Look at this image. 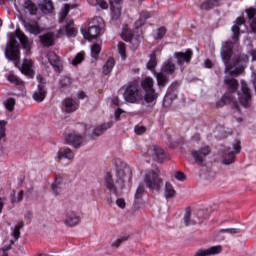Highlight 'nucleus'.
Segmentation results:
<instances>
[{
  "instance_id": "1",
  "label": "nucleus",
  "mask_w": 256,
  "mask_h": 256,
  "mask_svg": "<svg viewBox=\"0 0 256 256\" xmlns=\"http://www.w3.org/2000/svg\"><path fill=\"white\" fill-rule=\"evenodd\" d=\"M124 99L127 103H139V101H143V92L139 88V82L134 81L129 84L124 92Z\"/></svg>"
},
{
  "instance_id": "2",
  "label": "nucleus",
  "mask_w": 256,
  "mask_h": 256,
  "mask_svg": "<svg viewBox=\"0 0 256 256\" xmlns=\"http://www.w3.org/2000/svg\"><path fill=\"white\" fill-rule=\"evenodd\" d=\"M5 57L9 61H19L21 59V52L19 51V42L15 38V34L10 35V41L6 45Z\"/></svg>"
},
{
  "instance_id": "3",
  "label": "nucleus",
  "mask_w": 256,
  "mask_h": 256,
  "mask_svg": "<svg viewBox=\"0 0 256 256\" xmlns=\"http://www.w3.org/2000/svg\"><path fill=\"white\" fill-rule=\"evenodd\" d=\"M143 182L148 189H159L163 180L159 177V169L148 170L144 173Z\"/></svg>"
},
{
  "instance_id": "4",
  "label": "nucleus",
  "mask_w": 256,
  "mask_h": 256,
  "mask_svg": "<svg viewBox=\"0 0 256 256\" xmlns=\"http://www.w3.org/2000/svg\"><path fill=\"white\" fill-rule=\"evenodd\" d=\"M224 85L226 86L227 92L222 97L224 103H233L235 101V91L239 88V82L235 78L225 77Z\"/></svg>"
},
{
  "instance_id": "5",
  "label": "nucleus",
  "mask_w": 256,
  "mask_h": 256,
  "mask_svg": "<svg viewBox=\"0 0 256 256\" xmlns=\"http://www.w3.org/2000/svg\"><path fill=\"white\" fill-rule=\"evenodd\" d=\"M105 186L108 191L114 195H121V193H123V189H125V183H123L121 180H118L117 178L113 179L111 174H107Z\"/></svg>"
},
{
  "instance_id": "6",
  "label": "nucleus",
  "mask_w": 256,
  "mask_h": 256,
  "mask_svg": "<svg viewBox=\"0 0 256 256\" xmlns=\"http://www.w3.org/2000/svg\"><path fill=\"white\" fill-rule=\"evenodd\" d=\"M249 61V56L243 54L239 60H237V63H240V65L236 64H227L225 68V73H228V75H231L232 77H237L245 71V67H243V63H247Z\"/></svg>"
},
{
  "instance_id": "7",
  "label": "nucleus",
  "mask_w": 256,
  "mask_h": 256,
  "mask_svg": "<svg viewBox=\"0 0 256 256\" xmlns=\"http://www.w3.org/2000/svg\"><path fill=\"white\" fill-rule=\"evenodd\" d=\"M241 153V141L234 140L230 147H228L227 152L224 154L223 164L231 165L235 163V155Z\"/></svg>"
},
{
  "instance_id": "8",
  "label": "nucleus",
  "mask_w": 256,
  "mask_h": 256,
  "mask_svg": "<svg viewBox=\"0 0 256 256\" xmlns=\"http://www.w3.org/2000/svg\"><path fill=\"white\" fill-rule=\"evenodd\" d=\"M183 219L186 227L197 225V223H201V221H203V211L192 212L189 208H186Z\"/></svg>"
},
{
  "instance_id": "9",
  "label": "nucleus",
  "mask_w": 256,
  "mask_h": 256,
  "mask_svg": "<svg viewBox=\"0 0 256 256\" xmlns=\"http://www.w3.org/2000/svg\"><path fill=\"white\" fill-rule=\"evenodd\" d=\"M63 223L66 227L73 229V227H77L81 223V215L73 210H67L64 213Z\"/></svg>"
},
{
  "instance_id": "10",
  "label": "nucleus",
  "mask_w": 256,
  "mask_h": 256,
  "mask_svg": "<svg viewBox=\"0 0 256 256\" xmlns=\"http://www.w3.org/2000/svg\"><path fill=\"white\" fill-rule=\"evenodd\" d=\"M251 90L245 81L241 82V92L238 93V101L242 107H251Z\"/></svg>"
},
{
  "instance_id": "11",
  "label": "nucleus",
  "mask_w": 256,
  "mask_h": 256,
  "mask_svg": "<svg viewBox=\"0 0 256 256\" xmlns=\"http://www.w3.org/2000/svg\"><path fill=\"white\" fill-rule=\"evenodd\" d=\"M131 167L127 165L125 162H121L117 168H116V179L119 181H123L125 183L126 181H129L131 179Z\"/></svg>"
},
{
  "instance_id": "12",
  "label": "nucleus",
  "mask_w": 256,
  "mask_h": 256,
  "mask_svg": "<svg viewBox=\"0 0 256 256\" xmlns=\"http://www.w3.org/2000/svg\"><path fill=\"white\" fill-rule=\"evenodd\" d=\"M191 155L195 163H199L201 165L205 163L207 156L211 155V148L209 146H203L199 149H193L191 151Z\"/></svg>"
},
{
  "instance_id": "13",
  "label": "nucleus",
  "mask_w": 256,
  "mask_h": 256,
  "mask_svg": "<svg viewBox=\"0 0 256 256\" xmlns=\"http://www.w3.org/2000/svg\"><path fill=\"white\" fill-rule=\"evenodd\" d=\"M220 253H223V246L216 245L206 249H199L194 253L193 256H213L219 255Z\"/></svg>"
},
{
  "instance_id": "14",
  "label": "nucleus",
  "mask_w": 256,
  "mask_h": 256,
  "mask_svg": "<svg viewBox=\"0 0 256 256\" xmlns=\"http://www.w3.org/2000/svg\"><path fill=\"white\" fill-rule=\"evenodd\" d=\"M220 55L223 63L227 65V63H229L231 59V56L233 55V42H230V41L225 42L222 45Z\"/></svg>"
},
{
  "instance_id": "15",
  "label": "nucleus",
  "mask_w": 256,
  "mask_h": 256,
  "mask_svg": "<svg viewBox=\"0 0 256 256\" xmlns=\"http://www.w3.org/2000/svg\"><path fill=\"white\" fill-rule=\"evenodd\" d=\"M148 155L149 157H152L154 161L163 163V160L165 159V150L159 146H153L149 148Z\"/></svg>"
},
{
  "instance_id": "16",
  "label": "nucleus",
  "mask_w": 256,
  "mask_h": 256,
  "mask_svg": "<svg viewBox=\"0 0 256 256\" xmlns=\"http://www.w3.org/2000/svg\"><path fill=\"white\" fill-rule=\"evenodd\" d=\"M19 70L23 75L33 78L35 77V71L33 70V60L24 59L22 65L19 67Z\"/></svg>"
},
{
  "instance_id": "17",
  "label": "nucleus",
  "mask_w": 256,
  "mask_h": 256,
  "mask_svg": "<svg viewBox=\"0 0 256 256\" xmlns=\"http://www.w3.org/2000/svg\"><path fill=\"white\" fill-rule=\"evenodd\" d=\"M45 97H47V88L45 85L39 84L38 88L32 94V99L36 101V103H43Z\"/></svg>"
},
{
  "instance_id": "18",
  "label": "nucleus",
  "mask_w": 256,
  "mask_h": 256,
  "mask_svg": "<svg viewBox=\"0 0 256 256\" xmlns=\"http://www.w3.org/2000/svg\"><path fill=\"white\" fill-rule=\"evenodd\" d=\"M65 141L67 145H72V147L78 149V147H81V144L83 143V136L77 133H70L66 135Z\"/></svg>"
},
{
  "instance_id": "19",
  "label": "nucleus",
  "mask_w": 256,
  "mask_h": 256,
  "mask_svg": "<svg viewBox=\"0 0 256 256\" xmlns=\"http://www.w3.org/2000/svg\"><path fill=\"white\" fill-rule=\"evenodd\" d=\"M16 37L19 39L23 49H25L27 55L31 53V40L25 35V33L21 32V30H16Z\"/></svg>"
},
{
  "instance_id": "20",
  "label": "nucleus",
  "mask_w": 256,
  "mask_h": 256,
  "mask_svg": "<svg viewBox=\"0 0 256 256\" xmlns=\"http://www.w3.org/2000/svg\"><path fill=\"white\" fill-rule=\"evenodd\" d=\"M56 159H58V161H61L62 159L73 161V159H75V152H73L71 148H61L56 154Z\"/></svg>"
},
{
  "instance_id": "21",
  "label": "nucleus",
  "mask_w": 256,
  "mask_h": 256,
  "mask_svg": "<svg viewBox=\"0 0 256 256\" xmlns=\"http://www.w3.org/2000/svg\"><path fill=\"white\" fill-rule=\"evenodd\" d=\"M102 31L103 30L100 28L90 26L87 31L82 30V35L85 39H88V41H93V39H97V37L101 35Z\"/></svg>"
},
{
  "instance_id": "22",
  "label": "nucleus",
  "mask_w": 256,
  "mask_h": 256,
  "mask_svg": "<svg viewBox=\"0 0 256 256\" xmlns=\"http://www.w3.org/2000/svg\"><path fill=\"white\" fill-rule=\"evenodd\" d=\"M174 57L176 58L178 65H183V63H189L191 61L193 52L191 50L186 52H176L174 53Z\"/></svg>"
},
{
  "instance_id": "23",
  "label": "nucleus",
  "mask_w": 256,
  "mask_h": 256,
  "mask_svg": "<svg viewBox=\"0 0 256 256\" xmlns=\"http://www.w3.org/2000/svg\"><path fill=\"white\" fill-rule=\"evenodd\" d=\"M63 107L67 113H73L79 109V104L72 98H66L63 100Z\"/></svg>"
},
{
  "instance_id": "24",
  "label": "nucleus",
  "mask_w": 256,
  "mask_h": 256,
  "mask_svg": "<svg viewBox=\"0 0 256 256\" xmlns=\"http://www.w3.org/2000/svg\"><path fill=\"white\" fill-rule=\"evenodd\" d=\"M47 57L50 65L54 67L55 71H61V59H59V56H57L55 52H49Z\"/></svg>"
},
{
  "instance_id": "25",
  "label": "nucleus",
  "mask_w": 256,
  "mask_h": 256,
  "mask_svg": "<svg viewBox=\"0 0 256 256\" xmlns=\"http://www.w3.org/2000/svg\"><path fill=\"white\" fill-rule=\"evenodd\" d=\"M161 71L162 73H166V75H173L177 71V66L171 59H168L163 63Z\"/></svg>"
},
{
  "instance_id": "26",
  "label": "nucleus",
  "mask_w": 256,
  "mask_h": 256,
  "mask_svg": "<svg viewBox=\"0 0 256 256\" xmlns=\"http://www.w3.org/2000/svg\"><path fill=\"white\" fill-rule=\"evenodd\" d=\"M40 9L44 15H49L55 11V6L51 0H43L40 2Z\"/></svg>"
},
{
  "instance_id": "27",
  "label": "nucleus",
  "mask_w": 256,
  "mask_h": 256,
  "mask_svg": "<svg viewBox=\"0 0 256 256\" xmlns=\"http://www.w3.org/2000/svg\"><path fill=\"white\" fill-rule=\"evenodd\" d=\"M241 25H245V17H238L236 19V24L234 26H232V33H233V39H235V41H239V27H241Z\"/></svg>"
},
{
  "instance_id": "28",
  "label": "nucleus",
  "mask_w": 256,
  "mask_h": 256,
  "mask_svg": "<svg viewBox=\"0 0 256 256\" xmlns=\"http://www.w3.org/2000/svg\"><path fill=\"white\" fill-rule=\"evenodd\" d=\"M55 41V36L53 33H47L42 36H40V42L43 45V47H51Z\"/></svg>"
},
{
  "instance_id": "29",
  "label": "nucleus",
  "mask_w": 256,
  "mask_h": 256,
  "mask_svg": "<svg viewBox=\"0 0 256 256\" xmlns=\"http://www.w3.org/2000/svg\"><path fill=\"white\" fill-rule=\"evenodd\" d=\"M176 194L177 192L175 191L173 184H171V182H166L164 187V197H166V199H171L175 197Z\"/></svg>"
},
{
  "instance_id": "30",
  "label": "nucleus",
  "mask_w": 256,
  "mask_h": 256,
  "mask_svg": "<svg viewBox=\"0 0 256 256\" xmlns=\"http://www.w3.org/2000/svg\"><path fill=\"white\" fill-rule=\"evenodd\" d=\"M26 31L28 33H31L32 35H39L41 33V28L39 27V24L37 22L27 23L25 25Z\"/></svg>"
},
{
  "instance_id": "31",
  "label": "nucleus",
  "mask_w": 256,
  "mask_h": 256,
  "mask_svg": "<svg viewBox=\"0 0 256 256\" xmlns=\"http://www.w3.org/2000/svg\"><path fill=\"white\" fill-rule=\"evenodd\" d=\"M156 81L159 87H165V85L169 83V78L165 75V72L161 70V72L156 74Z\"/></svg>"
},
{
  "instance_id": "32",
  "label": "nucleus",
  "mask_w": 256,
  "mask_h": 256,
  "mask_svg": "<svg viewBox=\"0 0 256 256\" xmlns=\"http://www.w3.org/2000/svg\"><path fill=\"white\" fill-rule=\"evenodd\" d=\"M154 83L155 82L153 81V78L146 77L144 80H142L141 85L145 91H152L154 90L153 88Z\"/></svg>"
},
{
  "instance_id": "33",
  "label": "nucleus",
  "mask_w": 256,
  "mask_h": 256,
  "mask_svg": "<svg viewBox=\"0 0 256 256\" xmlns=\"http://www.w3.org/2000/svg\"><path fill=\"white\" fill-rule=\"evenodd\" d=\"M145 92L146 93H145L144 99L146 103H155V101H157V93H155V89L146 90Z\"/></svg>"
},
{
  "instance_id": "34",
  "label": "nucleus",
  "mask_w": 256,
  "mask_h": 256,
  "mask_svg": "<svg viewBox=\"0 0 256 256\" xmlns=\"http://www.w3.org/2000/svg\"><path fill=\"white\" fill-rule=\"evenodd\" d=\"M113 127V123L108 122L106 124H102L94 129V135L95 137H99L103 131H107V129H111Z\"/></svg>"
},
{
  "instance_id": "35",
  "label": "nucleus",
  "mask_w": 256,
  "mask_h": 256,
  "mask_svg": "<svg viewBox=\"0 0 256 256\" xmlns=\"http://www.w3.org/2000/svg\"><path fill=\"white\" fill-rule=\"evenodd\" d=\"M24 7L29 11L30 15H37L38 8L31 0H24Z\"/></svg>"
},
{
  "instance_id": "36",
  "label": "nucleus",
  "mask_w": 256,
  "mask_h": 256,
  "mask_svg": "<svg viewBox=\"0 0 256 256\" xmlns=\"http://www.w3.org/2000/svg\"><path fill=\"white\" fill-rule=\"evenodd\" d=\"M113 67H115V60L113 58H110L107 60L106 65H104L103 67L104 75H109V73L113 71Z\"/></svg>"
},
{
  "instance_id": "37",
  "label": "nucleus",
  "mask_w": 256,
  "mask_h": 256,
  "mask_svg": "<svg viewBox=\"0 0 256 256\" xmlns=\"http://www.w3.org/2000/svg\"><path fill=\"white\" fill-rule=\"evenodd\" d=\"M121 37L125 41H131L133 39V34L131 33V30L129 29V26L124 25L121 32Z\"/></svg>"
},
{
  "instance_id": "38",
  "label": "nucleus",
  "mask_w": 256,
  "mask_h": 256,
  "mask_svg": "<svg viewBox=\"0 0 256 256\" xmlns=\"http://www.w3.org/2000/svg\"><path fill=\"white\" fill-rule=\"evenodd\" d=\"M7 81L14 83V85H19L20 87H25V83L19 79L15 74H8Z\"/></svg>"
},
{
  "instance_id": "39",
  "label": "nucleus",
  "mask_w": 256,
  "mask_h": 256,
  "mask_svg": "<svg viewBox=\"0 0 256 256\" xmlns=\"http://www.w3.org/2000/svg\"><path fill=\"white\" fill-rule=\"evenodd\" d=\"M121 6H111V19L117 21L121 18Z\"/></svg>"
},
{
  "instance_id": "40",
  "label": "nucleus",
  "mask_w": 256,
  "mask_h": 256,
  "mask_svg": "<svg viewBox=\"0 0 256 256\" xmlns=\"http://www.w3.org/2000/svg\"><path fill=\"white\" fill-rule=\"evenodd\" d=\"M15 103H16L15 98H8L4 102V107L5 109H7V111L12 113V111H15Z\"/></svg>"
},
{
  "instance_id": "41",
  "label": "nucleus",
  "mask_w": 256,
  "mask_h": 256,
  "mask_svg": "<svg viewBox=\"0 0 256 256\" xmlns=\"http://www.w3.org/2000/svg\"><path fill=\"white\" fill-rule=\"evenodd\" d=\"M92 27H96V29H103L105 28V21H103V18L96 17L92 20Z\"/></svg>"
},
{
  "instance_id": "42",
  "label": "nucleus",
  "mask_w": 256,
  "mask_h": 256,
  "mask_svg": "<svg viewBox=\"0 0 256 256\" xmlns=\"http://www.w3.org/2000/svg\"><path fill=\"white\" fill-rule=\"evenodd\" d=\"M7 121L0 120V141L7 137Z\"/></svg>"
},
{
  "instance_id": "43",
  "label": "nucleus",
  "mask_w": 256,
  "mask_h": 256,
  "mask_svg": "<svg viewBox=\"0 0 256 256\" xmlns=\"http://www.w3.org/2000/svg\"><path fill=\"white\" fill-rule=\"evenodd\" d=\"M157 67V54L153 52L150 56V60L147 63V69H155Z\"/></svg>"
},
{
  "instance_id": "44",
  "label": "nucleus",
  "mask_w": 256,
  "mask_h": 256,
  "mask_svg": "<svg viewBox=\"0 0 256 256\" xmlns=\"http://www.w3.org/2000/svg\"><path fill=\"white\" fill-rule=\"evenodd\" d=\"M69 10H70L69 5L65 4L64 7L62 8L60 15H59L60 23H63V21H65V19H67V15H69Z\"/></svg>"
},
{
  "instance_id": "45",
  "label": "nucleus",
  "mask_w": 256,
  "mask_h": 256,
  "mask_svg": "<svg viewBox=\"0 0 256 256\" xmlns=\"http://www.w3.org/2000/svg\"><path fill=\"white\" fill-rule=\"evenodd\" d=\"M74 23L72 20H70L67 25L65 26V31L67 35L73 36L77 34V30L73 27Z\"/></svg>"
},
{
  "instance_id": "46",
  "label": "nucleus",
  "mask_w": 256,
  "mask_h": 256,
  "mask_svg": "<svg viewBox=\"0 0 256 256\" xmlns=\"http://www.w3.org/2000/svg\"><path fill=\"white\" fill-rule=\"evenodd\" d=\"M23 227H24V224H23V222H20V223H18L15 227H14V229H13V232H12V236L14 237V238H16V239H19V237H21V229H23Z\"/></svg>"
},
{
  "instance_id": "47",
  "label": "nucleus",
  "mask_w": 256,
  "mask_h": 256,
  "mask_svg": "<svg viewBox=\"0 0 256 256\" xmlns=\"http://www.w3.org/2000/svg\"><path fill=\"white\" fill-rule=\"evenodd\" d=\"M101 53V45L99 44H93L91 46V55L94 59H97L99 57V54Z\"/></svg>"
},
{
  "instance_id": "48",
  "label": "nucleus",
  "mask_w": 256,
  "mask_h": 256,
  "mask_svg": "<svg viewBox=\"0 0 256 256\" xmlns=\"http://www.w3.org/2000/svg\"><path fill=\"white\" fill-rule=\"evenodd\" d=\"M85 59V52L78 53L72 60V65H79Z\"/></svg>"
},
{
  "instance_id": "49",
  "label": "nucleus",
  "mask_w": 256,
  "mask_h": 256,
  "mask_svg": "<svg viewBox=\"0 0 256 256\" xmlns=\"http://www.w3.org/2000/svg\"><path fill=\"white\" fill-rule=\"evenodd\" d=\"M59 85L62 89H65L71 85V79L69 77L63 76L59 81Z\"/></svg>"
},
{
  "instance_id": "50",
  "label": "nucleus",
  "mask_w": 256,
  "mask_h": 256,
  "mask_svg": "<svg viewBox=\"0 0 256 256\" xmlns=\"http://www.w3.org/2000/svg\"><path fill=\"white\" fill-rule=\"evenodd\" d=\"M214 7H217V5L211 0H207L201 5V9L204 11H209V9H214Z\"/></svg>"
},
{
  "instance_id": "51",
  "label": "nucleus",
  "mask_w": 256,
  "mask_h": 256,
  "mask_svg": "<svg viewBox=\"0 0 256 256\" xmlns=\"http://www.w3.org/2000/svg\"><path fill=\"white\" fill-rule=\"evenodd\" d=\"M145 19H149V14L148 13H144L139 20L136 21L135 25H136V29H139V27H143V25H145Z\"/></svg>"
},
{
  "instance_id": "52",
  "label": "nucleus",
  "mask_w": 256,
  "mask_h": 256,
  "mask_svg": "<svg viewBox=\"0 0 256 256\" xmlns=\"http://www.w3.org/2000/svg\"><path fill=\"white\" fill-rule=\"evenodd\" d=\"M166 33H167V29L165 27H162L156 30L154 37L155 39H163Z\"/></svg>"
},
{
  "instance_id": "53",
  "label": "nucleus",
  "mask_w": 256,
  "mask_h": 256,
  "mask_svg": "<svg viewBox=\"0 0 256 256\" xmlns=\"http://www.w3.org/2000/svg\"><path fill=\"white\" fill-rule=\"evenodd\" d=\"M12 201L14 203H19V201H23V191L14 192L12 194Z\"/></svg>"
},
{
  "instance_id": "54",
  "label": "nucleus",
  "mask_w": 256,
  "mask_h": 256,
  "mask_svg": "<svg viewBox=\"0 0 256 256\" xmlns=\"http://www.w3.org/2000/svg\"><path fill=\"white\" fill-rule=\"evenodd\" d=\"M144 193H145V186L139 185L135 193V199H141Z\"/></svg>"
},
{
  "instance_id": "55",
  "label": "nucleus",
  "mask_w": 256,
  "mask_h": 256,
  "mask_svg": "<svg viewBox=\"0 0 256 256\" xmlns=\"http://www.w3.org/2000/svg\"><path fill=\"white\" fill-rule=\"evenodd\" d=\"M126 46H125V43L123 42H120L118 44V52L119 54L121 55L122 59H125V55H126Z\"/></svg>"
},
{
  "instance_id": "56",
  "label": "nucleus",
  "mask_w": 256,
  "mask_h": 256,
  "mask_svg": "<svg viewBox=\"0 0 256 256\" xmlns=\"http://www.w3.org/2000/svg\"><path fill=\"white\" fill-rule=\"evenodd\" d=\"M246 15H247V17L250 21H253V19H255V15H256V9L255 8H248L246 10Z\"/></svg>"
},
{
  "instance_id": "57",
  "label": "nucleus",
  "mask_w": 256,
  "mask_h": 256,
  "mask_svg": "<svg viewBox=\"0 0 256 256\" xmlns=\"http://www.w3.org/2000/svg\"><path fill=\"white\" fill-rule=\"evenodd\" d=\"M220 233H229L230 235H235L239 233V229L237 228H227L220 230Z\"/></svg>"
},
{
  "instance_id": "58",
  "label": "nucleus",
  "mask_w": 256,
  "mask_h": 256,
  "mask_svg": "<svg viewBox=\"0 0 256 256\" xmlns=\"http://www.w3.org/2000/svg\"><path fill=\"white\" fill-rule=\"evenodd\" d=\"M174 178L177 179V181H185V179H187V177H185V174L179 171L174 173Z\"/></svg>"
},
{
  "instance_id": "59",
  "label": "nucleus",
  "mask_w": 256,
  "mask_h": 256,
  "mask_svg": "<svg viewBox=\"0 0 256 256\" xmlns=\"http://www.w3.org/2000/svg\"><path fill=\"white\" fill-rule=\"evenodd\" d=\"M96 5L101 7V9H109V4L105 0H96Z\"/></svg>"
},
{
  "instance_id": "60",
  "label": "nucleus",
  "mask_w": 256,
  "mask_h": 256,
  "mask_svg": "<svg viewBox=\"0 0 256 256\" xmlns=\"http://www.w3.org/2000/svg\"><path fill=\"white\" fill-rule=\"evenodd\" d=\"M116 205L120 208V209H125V207H127V203L125 202V199L123 198H119L116 200Z\"/></svg>"
},
{
  "instance_id": "61",
  "label": "nucleus",
  "mask_w": 256,
  "mask_h": 256,
  "mask_svg": "<svg viewBox=\"0 0 256 256\" xmlns=\"http://www.w3.org/2000/svg\"><path fill=\"white\" fill-rule=\"evenodd\" d=\"M51 187L55 195H59V193H61V188H59V182H54Z\"/></svg>"
},
{
  "instance_id": "62",
  "label": "nucleus",
  "mask_w": 256,
  "mask_h": 256,
  "mask_svg": "<svg viewBox=\"0 0 256 256\" xmlns=\"http://www.w3.org/2000/svg\"><path fill=\"white\" fill-rule=\"evenodd\" d=\"M136 135H143V133H145V131H147V129L143 126H136L134 129Z\"/></svg>"
},
{
  "instance_id": "63",
  "label": "nucleus",
  "mask_w": 256,
  "mask_h": 256,
  "mask_svg": "<svg viewBox=\"0 0 256 256\" xmlns=\"http://www.w3.org/2000/svg\"><path fill=\"white\" fill-rule=\"evenodd\" d=\"M122 113H125V111H123L121 108H118L116 111H115V120L116 121H121V114Z\"/></svg>"
},
{
  "instance_id": "64",
  "label": "nucleus",
  "mask_w": 256,
  "mask_h": 256,
  "mask_svg": "<svg viewBox=\"0 0 256 256\" xmlns=\"http://www.w3.org/2000/svg\"><path fill=\"white\" fill-rule=\"evenodd\" d=\"M205 178L208 179V180L215 179V172H213V171L207 172L205 174Z\"/></svg>"
}]
</instances>
